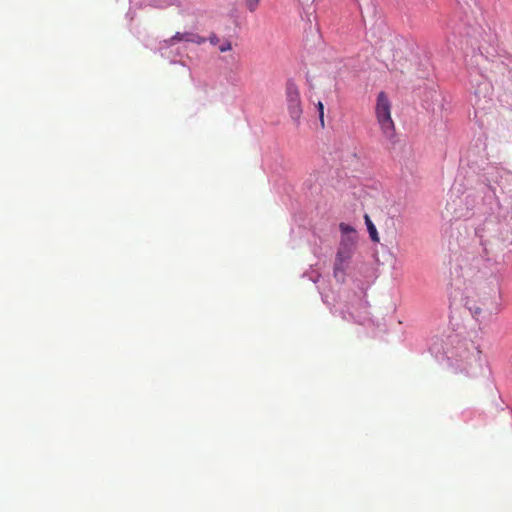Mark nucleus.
<instances>
[{
  "instance_id": "nucleus-1",
  "label": "nucleus",
  "mask_w": 512,
  "mask_h": 512,
  "mask_svg": "<svg viewBox=\"0 0 512 512\" xmlns=\"http://www.w3.org/2000/svg\"><path fill=\"white\" fill-rule=\"evenodd\" d=\"M481 259L467 251L455 255L450 262V274L464 284L474 282L480 273Z\"/></svg>"
},
{
  "instance_id": "nucleus-2",
  "label": "nucleus",
  "mask_w": 512,
  "mask_h": 512,
  "mask_svg": "<svg viewBox=\"0 0 512 512\" xmlns=\"http://www.w3.org/2000/svg\"><path fill=\"white\" fill-rule=\"evenodd\" d=\"M391 101L388 95L381 91L378 93L375 104V116L383 135L391 140L395 136V125L391 117Z\"/></svg>"
},
{
  "instance_id": "nucleus-3",
  "label": "nucleus",
  "mask_w": 512,
  "mask_h": 512,
  "mask_svg": "<svg viewBox=\"0 0 512 512\" xmlns=\"http://www.w3.org/2000/svg\"><path fill=\"white\" fill-rule=\"evenodd\" d=\"M357 243L356 235H342L334 262V276L344 275L346 266L351 260Z\"/></svg>"
},
{
  "instance_id": "nucleus-4",
  "label": "nucleus",
  "mask_w": 512,
  "mask_h": 512,
  "mask_svg": "<svg viewBox=\"0 0 512 512\" xmlns=\"http://www.w3.org/2000/svg\"><path fill=\"white\" fill-rule=\"evenodd\" d=\"M285 98L288 113L291 119L299 123L303 109L299 87L292 80H288L285 86Z\"/></svg>"
},
{
  "instance_id": "nucleus-5",
  "label": "nucleus",
  "mask_w": 512,
  "mask_h": 512,
  "mask_svg": "<svg viewBox=\"0 0 512 512\" xmlns=\"http://www.w3.org/2000/svg\"><path fill=\"white\" fill-rule=\"evenodd\" d=\"M181 41L200 45L205 43L206 39L194 32H176L169 39H165L163 43L166 47H170Z\"/></svg>"
},
{
  "instance_id": "nucleus-6",
  "label": "nucleus",
  "mask_w": 512,
  "mask_h": 512,
  "mask_svg": "<svg viewBox=\"0 0 512 512\" xmlns=\"http://www.w3.org/2000/svg\"><path fill=\"white\" fill-rule=\"evenodd\" d=\"M364 219H365V224L367 226L371 240L375 243H378L379 236H378V232L376 230L375 225L373 224V222L371 221L370 217L367 214H365Z\"/></svg>"
},
{
  "instance_id": "nucleus-7",
  "label": "nucleus",
  "mask_w": 512,
  "mask_h": 512,
  "mask_svg": "<svg viewBox=\"0 0 512 512\" xmlns=\"http://www.w3.org/2000/svg\"><path fill=\"white\" fill-rule=\"evenodd\" d=\"M339 229L342 235H356L355 229L346 223H340Z\"/></svg>"
},
{
  "instance_id": "nucleus-8",
  "label": "nucleus",
  "mask_w": 512,
  "mask_h": 512,
  "mask_svg": "<svg viewBox=\"0 0 512 512\" xmlns=\"http://www.w3.org/2000/svg\"><path fill=\"white\" fill-rule=\"evenodd\" d=\"M469 310L472 314V316L477 320V321H481L484 317H483V311L480 307L478 306H471L469 307Z\"/></svg>"
},
{
  "instance_id": "nucleus-9",
  "label": "nucleus",
  "mask_w": 512,
  "mask_h": 512,
  "mask_svg": "<svg viewBox=\"0 0 512 512\" xmlns=\"http://www.w3.org/2000/svg\"><path fill=\"white\" fill-rule=\"evenodd\" d=\"M317 110H318V113H319V120H320V124H321V127L323 128L325 126V123H324V105L321 101H319L317 103Z\"/></svg>"
},
{
  "instance_id": "nucleus-10",
  "label": "nucleus",
  "mask_w": 512,
  "mask_h": 512,
  "mask_svg": "<svg viewBox=\"0 0 512 512\" xmlns=\"http://www.w3.org/2000/svg\"><path fill=\"white\" fill-rule=\"evenodd\" d=\"M245 1H246V5L250 11H254L259 4V0H245Z\"/></svg>"
},
{
  "instance_id": "nucleus-11",
  "label": "nucleus",
  "mask_w": 512,
  "mask_h": 512,
  "mask_svg": "<svg viewBox=\"0 0 512 512\" xmlns=\"http://www.w3.org/2000/svg\"><path fill=\"white\" fill-rule=\"evenodd\" d=\"M231 43L229 41H225L223 42L220 46H219V50L221 52H226V51H229L231 50Z\"/></svg>"
},
{
  "instance_id": "nucleus-12",
  "label": "nucleus",
  "mask_w": 512,
  "mask_h": 512,
  "mask_svg": "<svg viewBox=\"0 0 512 512\" xmlns=\"http://www.w3.org/2000/svg\"><path fill=\"white\" fill-rule=\"evenodd\" d=\"M209 41L212 45H217L219 43V38L216 35H211Z\"/></svg>"
}]
</instances>
